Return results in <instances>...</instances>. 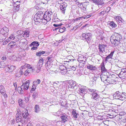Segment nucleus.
<instances>
[{
  "label": "nucleus",
  "instance_id": "7c9ffc66",
  "mask_svg": "<svg viewBox=\"0 0 126 126\" xmlns=\"http://www.w3.org/2000/svg\"><path fill=\"white\" fill-rule=\"evenodd\" d=\"M45 66L46 69L47 70H48L50 69L52 67L51 65L48 62H47V63H46Z\"/></svg>",
  "mask_w": 126,
  "mask_h": 126
},
{
  "label": "nucleus",
  "instance_id": "e2e57ef3",
  "mask_svg": "<svg viewBox=\"0 0 126 126\" xmlns=\"http://www.w3.org/2000/svg\"><path fill=\"white\" fill-rule=\"evenodd\" d=\"M37 47H34L33 46L32 47V48L31 49L32 50H36L37 48Z\"/></svg>",
  "mask_w": 126,
  "mask_h": 126
},
{
  "label": "nucleus",
  "instance_id": "a18cd8bd",
  "mask_svg": "<svg viewBox=\"0 0 126 126\" xmlns=\"http://www.w3.org/2000/svg\"><path fill=\"white\" fill-rule=\"evenodd\" d=\"M19 105L20 107H22L23 105V101L22 99H20L18 100Z\"/></svg>",
  "mask_w": 126,
  "mask_h": 126
},
{
  "label": "nucleus",
  "instance_id": "0e129e2a",
  "mask_svg": "<svg viewBox=\"0 0 126 126\" xmlns=\"http://www.w3.org/2000/svg\"><path fill=\"white\" fill-rule=\"evenodd\" d=\"M9 42L8 41H7V40H5V41L3 43V45H5Z\"/></svg>",
  "mask_w": 126,
  "mask_h": 126
},
{
  "label": "nucleus",
  "instance_id": "a878e982",
  "mask_svg": "<svg viewBox=\"0 0 126 126\" xmlns=\"http://www.w3.org/2000/svg\"><path fill=\"white\" fill-rule=\"evenodd\" d=\"M100 77L102 81L103 82H105V81H106V78H107V75L102 74L100 76Z\"/></svg>",
  "mask_w": 126,
  "mask_h": 126
},
{
  "label": "nucleus",
  "instance_id": "e433bc0d",
  "mask_svg": "<svg viewBox=\"0 0 126 126\" xmlns=\"http://www.w3.org/2000/svg\"><path fill=\"white\" fill-rule=\"evenodd\" d=\"M109 25H110V26H111L112 28H115L117 26V25L113 21L111 22L110 23Z\"/></svg>",
  "mask_w": 126,
  "mask_h": 126
},
{
  "label": "nucleus",
  "instance_id": "f03ea898",
  "mask_svg": "<svg viewBox=\"0 0 126 126\" xmlns=\"http://www.w3.org/2000/svg\"><path fill=\"white\" fill-rule=\"evenodd\" d=\"M44 12L39 11L37 12L34 16V20L36 24H37L41 22L42 19L44 18Z\"/></svg>",
  "mask_w": 126,
  "mask_h": 126
},
{
  "label": "nucleus",
  "instance_id": "69168bd1",
  "mask_svg": "<svg viewBox=\"0 0 126 126\" xmlns=\"http://www.w3.org/2000/svg\"><path fill=\"white\" fill-rule=\"evenodd\" d=\"M83 17H79L78 18H77L75 19L74 20H76V21H78L79 20L81 19Z\"/></svg>",
  "mask_w": 126,
  "mask_h": 126
},
{
  "label": "nucleus",
  "instance_id": "b1692460",
  "mask_svg": "<svg viewBox=\"0 0 126 126\" xmlns=\"http://www.w3.org/2000/svg\"><path fill=\"white\" fill-rule=\"evenodd\" d=\"M32 70L31 68L30 69H25V71H24V75L26 76L29 75L31 72H32Z\"/></svg>",
  "mask_w": 126,
  "mask_h": 126
},
{
  "label": "nucleus",
  "instance_id": "0eeeda50",
  "mask_svg": "<svg viewBox=\"0 0 126 126\" xmlns=\"http://www.w3.org/2000/svg\"><path fill=\"white\" fill-rule=\"evenodd\" d=\"M118 76L121 79H123L126 78V68L121 69V71Z\"/></svg>",
  "mask_w": 126,
  "mask_h": 126
},
{
  "label": "nucleus",
  "instance_id": "423d86ee",
  "mask_svg": "<svg viewBox=\"0 0 126 126\" xmlns=\"http://www.w3.org/2000/svg\"><path fill=\"white\" fill-rule=\"evenodd\" d=\"M107 46L105 45L100 44L98 46L99 51V53L100 56H102V53H103V51H105V48Z\"/></svg>",
  "mask_w": 126,
  "mask_h": 126
},
{
  "label": "nucleus",
  "instance_id": "a211bd4d",
  "mask_svg": "<svg viewBox=\"0 0 126 126\" xmlns=\"http://www.w3.org/2000/svg\"><path fill=\"white\" fill-rule=\"evenodd\" d=\"M112 78V77H107L106 79V81L109 84H112L114 83L115 81Z\"/></svg>",
  "mask_w": 126,
  "mask_h": 126
},
{
  "label": "nucleus",
  "instance_id": "052dcab7",
  "mask_svg": "<svg viewBox=\"0 0 126 126\" xmlns=\"http://www.w3.org/2000/svg\"><path fill=\"white\" fill-rule=\"evenodd\" d=\"M122 19V18L121 17L119 16H117L116 18V20L117 21L120 20H121Z\"/></svg>",
  "mask_w": 126,
  "mask_h": 126
},
{
  "label": "nucleus",
  "instance_id": "cd10ccee",
  "mask_svg": "<svg viewBox=\"0 0 126 126\" xmlns=\"http://www.w3.org/2000/svg\"><path fill=\"white\" fill-rule=\"evenodd\" d=\"M72 115L73 117L75 118H77L78 117V113L77 112V111L75 110H73L72 111Z\"/></svg>",
  "mask_w": 126,
  "mask_h": 126
},
{
  "label": "nucleus",
  "instance_id": "c9c22d12",
  "mask_svg": "<svg viewBox=\"0 0 126 126\" xmlns=\"http://www.w3.org/2000/svg\"><path fill=\"white\" fill-rule=\"evenodd\" d=\"M45 52V51H39L36 53V55L37 56H40L41 55L44 54Z\"/></svg>",
  "mask_w": 126,
  "mask_h": 126
},
{
  "label": "nucleus",
  "instance_id": "aec40b11",
  "mask_svg": "<svg viewBox=\"0 0 126 126\" xmlns=\"http://www.w3.org/2000/svg\"><path fill=\"white\" fill-rule=\"evenodd\" d=\"M94 3L98 5H102L104 4V2L102 0H92Z\"/></svg>",
  "mask_w": 126,
  "mask_h": 126
},
{
  "label": "nucleus",
  "instance_id": "4c0bfd02",
  "mask_svg": "<svg viewBox=\"0 0 126 126\" xmlns=\"http://www.w3.org/2000/svg\"><path fill=\"white\" fill-rule=\"evenodd\" d=\"M23 68H25L24 66H22L21 68H20V71H19V73L21 75H23L24 74V71H25V69Z\"/></svg>",
  "mask_w": 126,
  "mask_h": 126
},
{
  "label": "nucleus",
  "instance_id": "1a4fd4ad",
  "mask_svg": "<svg viewBox=\"0 0 126 126\" xmlns=\"http://www.w3.org/2000/svg\"><path fill=\"white\" fill-rule=\"evenodd\" d=\"M86 87L84 86H81L79 88V90L78 91V93L81 95L85 94L86 92Z\"/></svg>",
  "mask_w": 126,
  "mask_h": 126
},
{
  "label": "nucleus",
  "instance_id": "393cba45",
  "mask_svg": "<svg viewBox=\"0 0 126 126\" xmlns=\"http://www.w3.org/2000/svg\"><path fill=\"white\" fill-rule=\"evenodd\" d=\"M29 31L28 30H26L24 32V33L23 34V37L25 38H27L29 37Z\"/></svg>",
  "mask_w": 126,
  "mask_h": 126
},
{
  "label": "nucleus",
  "instance_id": "864d4df0",
  "mask_svg": "<svg viewBox=\"0 0 126 126\" xmlns=\"http://www.w3.org/2000/svg\"><path fill=\"white\" fill-rule=\"evenodd\" d=\"M67 71L66 70L64 69V70H62L61 71V73L62 75H64L66 73Z\"/></svg>",
  "mask_w": 126,
  "mask_h": 126
},
{
  "label": "nucleus",
  "instance_id": "f704fd0d",
  "mask_svg": "<svg viewBox=\"0 0 126 126\" xmlns=\"http://www.w3.org/2000/svg\"><path fill=\"white\" fill-rule=\"evenodd\" d=\"M38 93L37 92L35 91L33 93L32 95L33 99H35V98L38 96Z\"/></svg>",
  "mask_w": 126,
  "mask_h": 126
},
{
  "label": "nucleus",
  "instance_id": "ddd939ff",
  "mask_svg": "<svg viewBox=\"0 0 126 126\" xmlns=\"http://www.w3.org/2000/svg\"><path fill=\"white\" fill-rule=\"evenodd\" d=\"M21 114L17 113H16V123L20 122L23 123V120L22 119V117L20 115Z\"/></svg>",
  "mask_w": 126,
  "mask_h": 126
},
{
  "label": "nucleus",
  "instance_id": "6e6552de",
  "mask_svg": "<svg viewBox=\"0 0 126 126\" xmlns=\"http://www.w3.org/2000/svg\"><path fill=\"white\" fill-rule=\"evenodd\" d=\"M67 5V4L64 2L60 6L61 11L63 14H64Z\"/></svg>",
  "mask_w": 126,
  "mask_h": 126
},
{
  "label": "nucleus",
  "instance_id": "c756f323",
  "mask_svg": "<svg viewBox=\"0 0 126 126\" xmlns=\"http://www.w3.org/2000/svg\"><path fill=\"white\" fill-rule=\"evenodd\" d=\"M96 77L94 76L91 79L90 81V83L91 84H94L96 82Z\"/></svg>",
  "mask_w": 126,
  "mask_h": 126
},
{
  "label": "nucleus",
  "instance_id": "5fc2aeb1",
  "mask_svg": "<svg viewBox=\"0 0 126 126\" xmlns=\"http://www.w3.org/2000/svg\"><path fill=\"white\" fill-rule=\"evenodd\" d=\"M42 65L39 64H38L37 65L36 68L37 69H41V67H42Z\"/></svg>",
  "mask_w": 126,
  "mask_h": 126
},
{
  "label": "nucleus",
  "instance_id": "603ef678",
  "mask_svg": "<svg viewBox=\"0 0 126 126\" xmlns=\"http://www.w3.org/2000/svg\"><path fill=\"white\" fill-rule=\"evenodd\" d=\"M61 112L60 111H58L57 112L55 113H54L53 114V115H55L56 116H59Z\"/></svg>",
  "mask_w": 126,
  "mask_h": 126
},
{
  "label": "nucleus",
  "instance_id": "8fccbe9b",
  "mask_svg": "<svg viewBox=\"0 0 126 126\" xmlns=\"http://www.w3.org/2000/svg\"><path fill=\"white\" fill-rule=\"evenodd\" d=\"M36 88L35 85H33L32 87V88L31 90V93H33V91H34Z\"/></svg>",
  "mask_w": 126,
  "mask_h": 126
},
{
  "label": "nucleus",
  "instance_id": "49530a36",
  "mask_svg": "<svg viewBox=\"0 0 126 126\" xmlns=\"http://www.w3.org/2000/svg\"><path fill=\"white\" fill-rule=\"evenodd\" d=\"M6 66V65L3 62L1 63L0 62V68H4Z\"/></svg>",
  "mask_w": 126,
  "mask_h": 126
},
{
  "label": "nucleus",
  "instance_id": "c03bdc74",
  "mask_svg": "<svg viewBox=\"0 0 126 126\" xmlns=\"http://www.w3.org/2000/svg\"><path fill=\"white\" fill-rule=\"evenodd\" d=\"M92 39V36L91 35L87 39H86V41L87 42V43L89 44L90 43V42L91 41V40Z\"/></svg>",
  "mask_w": 126,
  "mask_h": 126
},
{
  "label": "nucleus",
  "instance_id": "9d476101",
  "mask_svg": "<svg viewBox=\"0 0 126 126\" xmlns=\"http://www.w3.org/2000/svg\"><path fill=\"white\" fill-rule=\"evenodd\" d=\"M44 13L45 14L44 15V18L49 21L51 19L52 13L51 12Z\"/></svg>",
  "mask_w": 126,
  "mask_h": 126
},
{
  "label": "nucleus",
  "instance_id": "5701e85b",
  "mask_svg": "<svg viewBox=\"0 0 126 126\" xmlns=\"http://www.w3.org/2000/svg\"><path fill=\"white\" fill-rule=\"evenodd\" d=\"M34 111L36 113H38L41 110V109L39 105H36L35 106Z\"/></svg>",
  "mask_w": 126,
  "mask_h": 126
},
{
  "label": "nucleus",
  "instance_id": "774afa93",
  "mask_svg": "<svg viewBox=\"0 0 126 126\" xmlns=\"http://www.w3.org/2000/svg\"><path fill=\"white\" fill-rule=\"evenodd\" d=\"M29 99L28 97H26L25 98V101L26 102H28L29 101Z\"/></svg>",
  "mask_w": 126,
  "mask_h": 126
},
{
  "label": "nucleus",
  "instance_id": "412c9836",
  "mask_svg": "<svg viewBox=\"0 0 126 126\" xmlns=\"http://www.w3.org/2000/svg\"><path fill=\"white\" fill-rule=\"evenodd\" d=\"M66 28L64 27L61 28V27H59L54 29L53 30L55 31L57 30H58V31L61 33H62L64 32Z\"/></svg>",
  "mask_w": 126,
  "mask_h": 126
},
{
  "label": "nucleus",
  "instance_id": "3c124183",
  "mask_svg": "<svg viewBox=\"0 0 126 126\" xmlns=\"http://www.w3.org/2000/svg\"><path fill=\"white\" fill-rule=\"evenodd\" d=\"M63 25V24L62 23H60L59 24H53V25L55 27H58L62 25Z\"/></svg>",
  "mask_w": 126,
  "mask_h": 126
},
{
  "label": "nucleus",
  "instance_id": "dca6fc26",
  "mask_svg": "<svg viewBox=\"0 0 126 126\" xmlns=\"http://www.w3.org/2000/svg\"><path fill=\"white\" fill-rule=\"evenodd\" d=\"M92 98L94 99L95 100H99V99L101 98L100 97L99 95L97 94L96 92H94L92 93Z\"/></svg>",
  "mask_w": 126,
  "mask_h": 126
},
{
  "label": "nucleus",
  "instance_id": "2eb2a0df",
  "mask_svg": "<svg viewBox=\"0 0 126 126\" xmlns=\"http://www.w3.org/2000/svg\"><path fill=\"white\" fill-rule=\"evenodd\" d=\"M88 4L87 2H84V3L83 4H81L80 5L81 11L83 12H86L87 6Z\"/></svg>",
  "mask_w": 126,
  "mask_h": 126
},
{
  "label": "nucleus",
  "instance_id": "20e7f679",
  "mask_svg": "<svg viewBox=\"0 0 126 126\" xmlns=\"http://www.w3.org/2000/svg\"><path fill=\"white\" fill-rule=\"evenodd\" d=\"M113 97L115 99L124 100L126 99V93H121L119 91L116 92L113 95Z\"/></svg>",
  "mask_w": 126,
  "mask_h": 126
},
{
  "label": "nucleus",
  "instance_id": "a19ab883",
  "mask_svg": "<svg viewBox=\"0 0 126 126\" xmlns=\"http://www.w3.org/2000/svg\"><path fill=\"white\" fill-rule=\"evenodd\" d=\"M16 44V42H12L9 44V45L11 48H13V47Z\"/></svg>",
  "mask_w": 126,
  "mask_h": 126
},
{
  "label": "nucleus",
  "instance_id": "ea45409f",
  "mask_svg": "<svg viewBox=\"0 0 126 126\" xmlns=\"http://www.w3.org/2000/svg\"><path fill=\"white\" fill-rule=\"evenodd\" d=\"M41 82L40 80L38 79L36 81H34L33 83V84L37 85L38 84H39Z\"/></svg>",
  "mask_w": 126,
  "mask_h": 126
},
{
  "label": "nucleus",
  "instance_id": "338daca9",
  "mask_svg": "<svg viewBox=\"0 0 126 126\" xmlns=\"http://www.w3.org/2000/svg\"><path fill=\"white\" fill-rule=\"evenodd\" d=\"M14 39V37L13 35H12L10 36L8 40H10L11 39H12L13 40Z\"/></svg>",
  "mask_w": 126,
  "mask_h": 126
},
{
  "label": "nucleus",
  "instance_id": "6e6d98bb",
  "mask_svg": "<svg viewBox=\"0 0 126 126\" xmlns=\"http://www.w3.org/2000/svg\"><path fill=\"white\" fill-rule=\"evenodd\" d=\"M101 70L102 71H105L106 69L104 65H103L101 67Z\"/></svg>",
  "mask_w": 126,
  "mask_h": 126
},
{
  "label": "nucleus",
  "instance_id": "f257e3e1",
  "mask_svg": "<svg viewBox=\"0 0 126 126\" xmlns=\"http://www.w3.org/2000/svg\"><path fill=\"white\" fill-rule=\"evenodd\" d=\"M122 36L120 34L115 33L110 37V41L112 44L115 46H118L121 42Z\"/></svg>",
  "mask_w": 126,
  "mask_h": 126
},
{
  "label": "nucleus",
  "instance_id": "4d7b16f0",
  "mask_svg": "<svg viewBox=\"0 0 126 126\" xmlns=\"http://www.w3.org/2000/svg\"><path fill=\"white\" fill-rule=\"evenodd\" d=\"M70 63H68V64L67 65V66H66V68L67 69H70L71 66L70 65Z\"/></svg>",
  "mask_w": 126,
  "mask_h": 126
},
{
  "label": "nucleus",
  "instance_id": "9b49d317",
  "mask_svg": "<svg viewBox=\"0 0 126 126\" xmlns=\"http://www.w3.org/2000/svg\"><path fill=\"white\" fill-rule=\"evenodd\" d=\"M15 69V67L13 65H8L5 68V71L8 72H12Z\"/></svg>",
  "mask_w": 126,
  "mask_h": 126
},
{
  "label": "nucleus",
  "instance_id": "473e14b6",
  "mask_svg": "<svg viewBox=\"0 0 126 126\" xmlns=\"http://www.w3.org/2000/svg\"><path fill=\"white\" fill-rule=\"evenodd\" d=\"M66 67V65L65 66L64 65L61 64L59 65V68L60 70L61 71L64 70V69H65Z\"/></svg>",
  "mask_w": 126,
  "mask_h": 126
},
{
  "label": "nucleus",
  "instance_id": "2f4dec72",
  "mask_svg": "<svg viewBox=\"0 0 126 126\" xmlns=\"http://www.w3.org/2000/svg\"><path fill=\"white\" fill-rule=\"evenodd\" d=\"M6 35L0 33V42H2L6 38Z\"/></svg>",
  "mask_w": 126,
  "mask_h": 126
},
{
  "label": "nucleus",
  "instance_id": "680f3d73",
  "mask_svg": "<svg viewBox=\"0 0 126 126\" xmlns=\"http://www.w3.org/2000/svg\"><path fill=\"white\" fill-rule=\"evenodd\" d=\"M49 0H41V1L43 4H45L47 3Z\"/></svg>",
  "mask_w": 126,
  "mask_h": 126
},
{
  "label": "nucleus",
  "instance_id": "4468645a",
  "mask_svg": "<svg viewBox=\"0 0 126 126\" xmlns=\"http://www.w3.org/2000/svg\"><path fill=\"white\" fill-rule=\"evenodd\" d=\"M8 29L7 27H3L0 30V33L6 36L8 34Z\"/></svg>",
  "mask_w": 126,
  "mask_h": 126
},
{
  "label": "nucleus",
  "instance_id": "bf43d9fd",
  "mask_svg": "<svg viewBox=\"0 0 126 126\" xmlns=\"http://www.w3.org/2000/svg\"><path fill=\"white\" fill-rule=\"evenodd\" d=\"M76 66H71L70 69L73 71H75L76 69Z\"/></svg>",
  "mask_w": 126,
  "mask_h": 126
},
{
  "label": "nucleus",
  "instance_id": "09e8293b",
  "mask_svg": "<svg viewBox=\"0 0 126 126\" xmlns=\"http://www.w3.org/2000/svg\"><path fill=\"white\" fill-rule=\"evenodd\" d=\"M25 66H27L28 68V69H31L32 70V72H33L34 71V70L32 68V67H31V65L29 64H26L25 65Z\"/></svg>",
  "mask_w": 126,
  "mask_h": 126
},
{
  "label": "nucleus",
  "instance_id": "58836bf2",
  "mask_svg": "<svg viewBox=\"0 0 126 126\" xmlns=\"http://www.w3.org/2000/svg\"><path fill=\"white\" fill-rule=\"evenodd\" d=\"M4 87L3 86L1 85L0 86V92L3 95L4 92Z\"/></svg>",
  "mask_w": 126,
  "mask_h": 126
},
{
  "label": "nucleus",
  "instance_id": "79ce46f5",
  "mask_svg": "<svg viewBox=\"0 0 126 126\" xmlns=\"http://www.w3.org/2000/svg\"><path fill=\"white\" fill-rule=\"evenodd\" d=\"M22 32H23L22 31H21L20 30L18 31L17 32V33L18 34V35L17 36V38L18 39H21V37L20 36H21V34L22 33Z\"/></svg>",
  "mask_w": 126,
  "mask_h": 126
},
{
  "label": "nucleus",
  "instance_id": "7ed1b4c3",
  "mask_svg": "<svg viewBox=\"0 0 126 126\" xmlns=\"http://www.w3.org/2000/svg\"><path fill=\"white\" fill-rule=\"evenodd\" d=\"M30 82V80H27L23 83L21 87H18L17 91L19 94H22L23 93L24 91L23 90H26L28 89Z\"/></svg>",
  "mask_w": 126,
  "mask_h": 126
},
{
  "label": "nucleus",
  "instance_id": "f8f14e48",
  "mask_svg": "<svg viewBox=\"0 0 126 126\" xmlns=\"http://www.w3.org/2000/svg\"><path fill=\"white\" fill-rule=\"evenodd\" d=\"M20 1H17L13 4L14 9L15 10V11H18L19 9L20 5Z\"/></svg>",
  "mask_w": 126,
  "mask_h": 126
},
{
  "label": "nucleus",
  "instance_id": "13d9d810",
  "mask_svg": "<svg viewBox=\"0 0 126 126\" xmlns=\"http://www.w3.org/2000/svg\"><path fill=\"white\" fill-rule=\"evenodd\" d=\"M88 92H89V93L92 94V93H91L92 92V93H93V92H95V91H94V90L93 89H89L88 90Z\"/></svg>",
  "mask_w": 126,
  "mask_h": 126
},
{
  "label": "nucleus",
  "instance_id": "f3484780",
  "mask_svg": "<svg viewBox=\"0 0 126 126\" xmlns=\"http://www.w3.org/2000/svg\"><path fill=\"white\" fill-rule=\"evenodd\" d=\"M68 116L66 114H63L61 116V121L62 123H64L67 121L68 119Z\"/></svg>",
  "mask_w": 126,
  "mask_h": 126
},
{
  "label": "nucleus",
  "instance_id": "c85d7f7f",
  "mask_svg": "<svg viewBox=\"0 0 126 126\" xmlns=\"http://www.w3.org/2000/svg\"><path fill=\"white\" fill-rule=\"evenodd\" d=\"M91 34L90 33H87L86 34L83 33L82 34V36L85 39L91 36Z\"/></svg>",
  "mask_w": 126,
  "mask_h": 126
},
{
  "label": "nucleus",
  "instance_id": "72a5a7b5",
  "mask_svg": "<svg viewBox=\"0 0 126 126\" xmlns=\"http://www.w3.org/2000/svg\"><path fill=\"white\" fill-rule=\"evenodd\" d=\"M39 44L37 41H34L32 42L30 45V46L31 45L36 46L37 47H38L39 45Z\"/></svg>",
  "mask_w": 126,
  "mask_h": 126
},
{
  "label": "nucleus",
  "instance_id": "de8ad7c7",
  "mask_svg": "<svg viewBox=\"0 0 126 126\" xmlns=\"http://www.w3.org/2000/svg\"><path fill=\"white\" fill-rule=\"evenodd\" d=\"M44 61V60L43 58H41L39 60V62L38 64H39L42 65L43 64V63Z\"/></svg>",
  "mask_w": 126,
  "mask_h": 126
},
{
  "label": "nucleus",
  "instance_id": "bb28decb",
  "mask_svg": "<svg viewBox=\"0 0 126 126\" xmlns=\"http://www.w3.org/2000/svg\"><path fill=\"white\" fill-rule=\"evenodd\" d=\"M87 68L88 69L91 70H95L96 68L95 66H93V65L89 64L87 66Z\"/></svg>",
  "mask_w": 126,
  "mask_h": 126
},
{
  "label": "nucleus",
  "instance_id": "6ab92c4d",
  "mask_svg": "<svg viewBox=\"0 0 126 126\" xmlns=\"http://www.w3.org/2000/svg\"><path fill=\"white\" fill-rule=\"evenodd\" d=\"M114 52H111V53L106 58L105 61L106 62L108 61H110L112 58Z\"/></svg>",
  "mask_w": 126,
  "mask_h": 126
},
{
  "label": "nucleus",
  "instance_id": "37998d69",
  "mask_svg": "<svg viewBox=\"0 0 126 126\" xmlns=\"http://www.w3.org/2000/svg\"><path fill=\"white\" fill-rule=\"evenodd\" d=\"M48 21H49L47 20V19H46L45 18H43L42 19V20L41 22L44 25H45Z\"/></svg>",
  "mask_w": 126,
  "mask_h": 126
},
{
  "label": "nucleus",
  "instance_id": "4be33fe9",
  "mask_svg": "<svg viewBox=\"0 0 126 126\" xmlns=\"http://www.w3.org/2000/svg\"><path fill=\"white\" fill-rule=\"evenodd\" d=\"M25 111H22L21 114L22 117L26 119L27 118L28 113L27 110H25Z\"/></svg>",
  "mask_w": 126,
  "mask_h": 126
},
{
  "label": "nucleus",
  "instance_id": "39448f33",
  "mask_svg": "<svg viewBox=\"0 0 126 126\" xmlns=\"http://www.w3.org/2000/svg\"><path fill=\"white\" fill-rule=\"evenodd\" d=\"M68 83L69 84L68 85V89L70 91H73L77 89V86L75 81L70 80Z\"/></svg>",
  "mask_w": 126,
  "mask_h": 126
}]
</instances>
